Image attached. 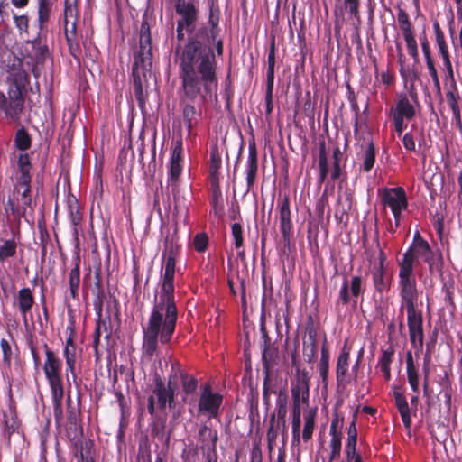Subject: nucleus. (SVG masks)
<instances>
[{"label": "nucleus", "mask_w": 462, "mask_h": 462, "mask_svg": "<svg viewBox=\"0 0 462 462\" xmlns=\"http://www.w3.org/2000/svg\"><path fill=\"white\" fill-rule=\"evenodd\" d=\"M204 29H189L177 23L174 51L183 97L208 100L218 88L215 49L207 42Z\"/></svg>", "instance_id": "1"}, {"label": "nucleus", "mask_w": 462, "mask_h": 462, "mask_svg": "<svg viewBox=\"0 0 462 462\" xmlns=\"http://www.w3.org/2000/svg\"><path fill=\"white\" fill-rule=\"evenodd\" d=\"M180 255V245L174 240H166L162 252L163 273L159 298L154 303L146 324L142 325V350L145 357L152 359L158 349V342L168 344L175 332L178 309L174 297L176 262Z\"/></svg>", "instance_id": "2"}, {"label": "nucleus", "mask_w": 462, "mask_h": 462, "mask_svg": "<svg viewBox=\"0 0 462 462\" xmlns=\"http://www.w3.org/2000/svg\"><path fill=\"white\" fill-rule=\"evenodd\" d=\"M418 264L423 261L428 264L430 273L442 274L444 259L440 251L434 252L428 241L419 232L413 236L412 243L405 251Z\"/></svg>", "instance_id": "3"}, {"label": "nucleus", "mask_w": 462, "mask_h": 462, "mask_svg": "<svg viewBox=\"0 0 462 462\" xmlns=\"http://www.w3.org/2000/svg\"><path fill=\"white\" fill-rule=\"evenodd\" d=\"M152 58L145 59L144 56L134 54V64L132 68L133 88L138 106L141 110L145 109L147 94L144 92V86L147 84V73L152 68Z\"/></svg>", "instance_id": "4"}, {"label": "nucleus", "mask_w": 462, "mask_h": 462, "mask_svg": "<svg viewBox=\"0 0 462 462\" xmlns=\"http://www.w3.org/2000/svg\"><path fill=\"white\" fill-rule=\"evenodd\" d=\"M208 24L199 23V30L206 31V40L210 46L215 45L216 52L218 56H222L224 51V43L222 39L217 40L219 32L220 9L217 0H208Z\"/></svg>", "instance_id": "5"}, {"label": "nucleus", "mask_w": 462, "mask_h": 462, "mask_svg": "<svg viewBox=\"0 0 462 462\" xmlns=\"http://www.w3.org/2000/svg\"><path fill=\"white\" fill-rule=\"evenodd\" d=\"M183 171V146L180 138L175 141L169 162L167 186L175 199L180 194V176Z\"/></svg>", "instance_id": "6"}, {"label": "nucleus", "mask_w": 462, "mask_h": 462, "mask_svg": "<svg viewBox=\"0 0 462 462\" xmlns=\"http://www.w3.org/2000/svg\"><path fill=\"white\" fill-rule=\"evenodd\" d=\"M382 204L389 207L393 217L395 227L401 223L402 211L408 208V199L402 187L385 188L382 193Z\"/></svg>", "instance_id": "7"}, {"label": "nucleus", "mask_w": 462, "mask_h": 462, "mask_svg": "<svg viewBox=\"0 0 462 462\" xmlns=\"http://www.w3.org/2000/svg\"><path fill=\"white\" fill-rule=\"evenodd\" d=\"M399 290H400V297H401V314H400V323H399V330L402 333L404 328L403 324V312L402 310L405 309L406 312L419 310L417 309V300L419 297V292L417 289V282L416 279L410 280H399Z\"/></svg>", "instance_id": "8"}, {"label": "nucleus", "mask_w": 462, "mask_h": 462, "mask_svg": "<svg viewBox=\"0 0 462 462\" xmlns=\"http://www.w3.org/2000/svg\"><path fill=\"white\" fill-rule=\"evenodd\" d=\"M365 291V279L358 274L351 277L350 280L345 279L339 290L337 305L346 306L351 301L356 305L357 300Z\"/></svg>", "instance_id": "9"}, {"label": "nucleus", "mask_w": 462, "mask_h": 462, "mask_svg": "<svg viewBox=\"0 0 462 462\" xmlns=\"http://www.w3.org/2000/svg\"><path fill=\"white\" fill-rule=\"evenodd\" d=\"M217 92L216 94H213L209 99L208 100H200L199 98H197L195 100H189L184 98L183 93L181 91V85L179 88V95H180V104L182 105V117L184 125L187 127L188 130V135L189 136H195L196 134L194 133L195 127L198 125L199 119L201 117V110L197 109L194 106V103L198 102L199 104H206L212 100V97H217Z\"/></svg>", "instance_id": "10"}, {"label": "nucleus", "mask_w": 462, "mask_h": 462, "mask_svg": "<svg viewBox=\"0 0 462 462\" xmlns=\"http://www.w3.org/2000/svg\"><path fill=\"white\" fill-rule=\"evenodd\" d=\"M222 402V395L213 393L210 385L206 384L199 396V412L207 415L209 419H215L219 415Z\"/></svg>", "instance_id": "11"}, {"label": "nucleus", "mask_w": 462, "mask_h": 462, "mask_svg": "<svg viewBox=\"0 0 462 462\" xmlns=\"http://www.w3.org/2000/svg\"><path fill=\"white\" fill-rule=\"evenodd\" d=\"M407 326L411 346L421 351L424 344L423 314L421 310L407 312Z\"/></svg>", "instance_id": "12"}, {"label": "nucleus", "mask_w": 462, "mask_h": 462, "mask_svg": "<svg viewBox=\"0 0 462 462\" xmlns=\"http://www.w3.org/2000/svg\"><path fill=\"white\" fill-rule=\"evenodd\" d=\"M277 208L279 211V226L282 236L284 246L290 245L291 233L292 229L291 214L290 208L289 195L280 196L277 200Z\"/></svg>", "instance_id": "13"}, {"label": "nucleus", "mask_w": 462, "mask_h": 462, "mask_svg": "<svg viewBox=\"0 0 462 462\" xmlns=\"http://www.w3.org/2000/svg\"><path fill=\"white\" fill-rule=\"evenodd\" d=\"M310 382L309 373L303 369H298L295 373V378L291 381V397L293 402H301L308 405L310 397Z\"/></svg>", "instance_id": "14"}, {"label": "nucleus", "mask_w": 462, "mask_h": 462, "mask_svg": "<svg viewBox=\"0 0 462 462\" xmlns=\"http://www.w3.org/2000/svg\"><path fill=\"white\" fill-rule=\"evenodd\" d=\"M176 14L180 16L177 23L183 24L185 27L189 29H198L199 23H198L199 9L194 3L188 1L175 5Z\"/></svg>", "instance_id": "15"}, {"label": "nucleus", "mask_w": 462, "mask_h": 462, "mask_svg": "<svg viewBox=\"0 0 462 462\" xmlns=\"http://www.w3.org/2000/svg\"><path fill=\"white\" fill-rule=\"evenodd\" d=\"M258 172V152L254 140L249 142L248 158L245 165L246 192L253 190Z\"/></svg>", "instance_id": "16"}, {"label": "nucleus", "mask_w": 462, "mask_h": 462, "mask_svg": "<svg viewBox=\"0 0 462 462\" xmlns=\"http://www.w3.org/2000/svg\"><path fill=\"white\" fill-rule=\"evenodd\" d=\"M350 359V346L344 345L337 358L336 365V380L338 387H345L349 383L347 377Z\"/></svg>", "instance_id": "17"}, {"label": "nucleus", "mask_w": 462, "mask_h": 462, "mask_svg": "<svg viewBox=\"0 0 462 462\" xmlns=\"http://www.w3.org/2000/svg\"><path fill=\"white\" fill-rule=\"evenodd\" d=\"M152 36H151V24L148 20V16L145 14L143 16L142 23L140 27V41L139 50L134 52L135 55L144 56L145 59L152 58Z\"/></svg>", "instance_id": "18"}, {"label": "nucleus", "mask_w": 462, "mask_h": 462, "mask_svg": "<svg viewBox=\"0 0 462 462\" xmlns=\"http://www.w3.org/2000/svg\"><path fill=\"white\" fill-rule=\"evenodd\" d=\"M416 116V108L406 95L402 96L389 110V116L410 121Z\"/></svg>", "instance_id": "19"}, {"label": "nucleus", "mask_w": 462, "mask_h": 462, "mask_svg": "<svg viewBox=\"0 0 462 462\" xmlns=\"http://www.w3.org/2000/svg\"><path fill=\"white\" fill-rule=\"evenodd\" d=\"M393 396L394 398L395 406L401 415L402 421L406 429L411 427V408L408 404L406 397L402 392V387L393 385Z\"/></svg>", "instance_id": "20"}, {"label": "nucleus", "mask_w": 462, "mask_h": 462, "mask_svg": "<svg viewBox=\"0 0 462 462\" xmlns=\"http://www.w3.org/2000/svg\"><path fill=\"white\" fill-rule=\"evenodd\" d=\"M9 100L6 102H1L4 106L6 116L11 118L14 122H19L21 114L24 108V95H16L12 92H8Z\"/></svg>", "instance_id": "21"}, {"label": "nucleus", "mask_w": 462, "mask_h": 462, "mask_svg": "<svg viewBox=\"0 0 462 462\" xmlns=\"http://www.w3.org/2000/svg\"><path fill=\"white\" fill-rule=\"evenodd\" d=\"M154 398H157L158 407L160 410H164L166 404L171 407L174 403V396L171 397V393L166 390V384L160 374H155L153 377V390Z\"/></svg>", "instance_id": "22"}, {"label": "nucleus", "mask_w": 462, "mask_h": 462, "mask_svg": "<svg viewBox=\"0 0 462 462\" xmlns=\"http://www.w3.org/2000/svg\"><path fill=\"white\" fill-rule=\"evenodd\" d=\"M45 351V361L43 364V372L45 378L61 374L62 361L57 355L49 347L48 344L43 345Z\"/></svg>", "instance_id": "23"}, {"label": "nucleus", "mask_w": 462, "mask_h": 462, "mask_svg": "<svg viewBox=\"0 0 462 462\" xmlns=\"http://www.w3.org/2000/svg\"><path fill=\"white\" fill-rule=\"evenodd\" d=\"M263 403L266 406H269L271 402V394L278 393L279 390L282 386H279V383H282V379L278 376H273L267 365H265V371H263Z\"/></svg>", "instance_id": "24"}, {"label": "nucleus", "mask_w": 462, "mask_h": 462, "mask_svg": "<svg viewBox=\"0 0 462 462\" xmlns=\"http://www.w3.org/2000/svg\"><path fill=\"white\" fill-rule=\"evenodd\" d=\"M8 92H12L13 94L19 96H25L26 87L29 83V76L24 70H15L12 72L8 77Z\"/></svg>", "instance_id": "25"}, {"label": "nucleus", "mask_w": 462, "mask_h": 462, "mask_svg": "<svg viewBox=\"0 0 462 462\" xmlns=\"http://www.w3.org/2000/svg\"><path fill=\"white\" fill-rule=\"evenodd\" d=\"M17 167L19 175L16 177V184H28L32 182V163L28 153H21L18 156Z\"/></svg>", "instance_id": "26"}, {"label": "nucleus", "mask_w": 462, "mask_h": 462, "mask_svg": "<svg viewBox=\"0 0 462 462\" xmlns=\"http://www.w3.org/2000/svg\"><path fill=\"white\" fill-rule=\"evenodd\" d=\"M199 434L201 438H205L208 435L210 438L211 443L208 447V451L206 453V462H217V443L218 441V434L217 430H212L207 426H202Z\"/></svg>", "instance_id": "27"}, {"label": "nucleus", "mask_w": 462, "mask_h": 462, "mask_svg": "<svg viewBox=\"0 0 462 462\" xmlns=\"http://www.w3.org/2000/svg\"><path fill=\"white\" fill-rule=\"evenodd\" d=\"M287 407H275L273 413L271 414L269 420V427L267 430V440L269 448H272L277 439V430L274 429L276 420H282L286 419Z\"/></svg>", "instance_id": "28"}, {"label": "nucleus", "mask_w": 462, "mask_h": 462, "mask_svg": "<svg viewBox=\"0 0 462 462\" xmlns=\"http://www.w3.org/2000/svg\"><path fill=\"white\" fill-rule=\"evenodd\" d=\"M418 263L412 260V257L410 256V254H406L405 252L402 254V257L398 261L399 266V280H410L416 279L414 274V267H416Z\"/></svg>", "instance_id": "29"}, {"label": "nucleus", "mask_w": 462, "mask_h": 462, "mask_svg": "<svg viewBox=\"0 0 462 462\" xmlns=\"http://www.w3.org/2000/svg\"><path fill=\"white\" fill-rule=\"evenodd\" d=\"M18 309L21 315L26 320V315L31 311L34 304V297L30 288L19 290L17 294Z\"/></svg>", "instance_id": "30"}, {"label": "nucleus", "mask_w": 462, "mask_h": 462, "mask_svg": "<svg viewBox=\"0 0 462 462\" xmlns=\"http://www.w3.org/2000/svg\"><path fill=\"white\" fill-rule=\"evenodd\" d=\"M406 373L407 380L411 386V389L414 393L419 392V371L415 365L414 359L411 351L406 353Z\"/></svg>", "instance_id": "31"}, {"label": "nucleus", "mask_w": 462, "mask_h": 462, "mask_svg": "<svg viewBox=\"0 0 462 462\" xmlns=\"http://www.w3.org/2000/svg\"><path fill=\"white\" fill-rule=\"evenodd\" d=\"M18 249V242L15 235L10 239H1L0 244V263H5L7 260L16 256Z\"/></svg>", "instance_id": "32"}, {"label": "nucleus", "mask_w": 462, "mask_h": 462, "mask_svg": "<svg viewBox=\"0 0 462 462\" xmlns=\"http://www.w3.org/2000/svg\"><path fill=\"white\" fill-rule=\"evenodd\" d=\"M53 3L51 0H40L38 2V28L40 31L46 30L52 12Z\"/></svg>", "instance_id": "33"}, {"label": "nucleus", "mask_w": 462, "mask_h": 462, "mask_svg": "<svg viewBox=\"0 0 462 462\" xmlns=\"http://www.w3.org/2000/svg\"><path fill=\"white\" fill-rule=\"evenodd\" d=\"M63 357L66 362V372L67 374H70L72 377V382L75 383L76 387H79V383L80 380H78L77 373H76V363H77V348H63Z\"/></svg>", "instance_id": "34"}, {"label": "nucleus", "mask_w": 462, "mask_h": 462, "mask_svg": "<svg viewBox=\"0 0 462 462\" xmlns=\"http://www.w3.org/2000/svg\"><path fill=\"white\" fill-rule=\"evenodd\" d=\"M80 259L79 256L75 259V265L69 273V294L73 300L79 298V290L80 284Z\"/></svg>", "instance_id": "35"}, {"label": "nucleus", "mask_w": 462, "mask_h": 462, "mask_svg": "<svg viewBox=\"0 0 462 462\" xmlns=\"http://www.w3.org/2000/svg\"><path fill=\"white\" fill-rule=\"evenodd\" d=\"M374 291L380 294L388 290L390 282L386 278V269L374 267L371 271Z\"/></svg>", "instance_id": "36"}, {"label": "nucleus", "mask_w": 462, "mask_h": 462, "mask_svg": "<svg viewBox=\"0 0 462 462\" xmlns=\"http://www.w3.org/2000/svg\"><path fill=\"white\" fill-rule=\"evenodd\" d=\"M268 68L266 79V91L265 95H273L274 84V66H275V42L273 40L269 52H268Z\"/></svg>", "instance_id": "37"}, {"label": "nucleus", "mask_w": 462, "mask_h": 462, "mask_svg": "<svg viewBox=\"0 0 462 462\" xmlns=\"http://www.w3.org/2000/svg\"><path fill=\"white\" fill-rule=\"evenodd\" d=\"M317 409L311 408L303 414L302 440L308 442L311 439L315 429Z\"/></svg>", "instance_id": "38"}, {"label": "nucleus", "mask_w": 462, "mask_h": 462, "mask_svg": "<svg viewBox=\"0 0 462 462\" xmlns=\"http://www.w3.org/2000/svg\"><path fill=\"white\" fill-rule=\"evenodd\" d=\"M329 358V350L325 340L321 347V356L319 363V376L324 388H327L328 382Z\"/></svg>", "instance_id": "39"}, {"label": "nucleus", "mask_w": 462, "mask_h": 462, "mask_svg": "<svg viewBox=\"0 0 462 462\" xmlns=\"http://www.w3.org/2000/svg\"><path fill=\"white\" fill-rule=\"evenodd\" d=\"M376 151L374 143L370 141L363 154V163L360 166V171L368 173L372 171L375 163Z\"/></svg>", "instance_id": "40"}, {"label": "nucleus", "mask_w": 462, "mask_h": 462, "mask_svg": "<svg viewBox=\"0 0 462 462\" xmlns=\"http://www.w3.org/2000/svg\"><path fill=\"white\" fill-rule=\"evenodd\" d=\"M262 331L263 332V338L265 344L262 356L263 370L265 371V365H267L269 371H271L272 364L274 362V359L277 356V349L271 348L269 346V337L263 326H262Z\"/></svg>", "instance_id": "41"}, {"label": "nucleus", "mask_w": 462, "mask_h": 462, "mask_svg": "<svg viewBox=\"0 0 462 462\" xmlns=\"http://www.w3.org/2000/svg\"><path fill=\"white\" fill-rule=\"evenodd\" d=\"M97 282H95V289H94V294L95 298L93 300V307L95 310V312L97 317H101L102 311H103V304L104 300L106 298L105 291L103 289V286L101 284V281L99 279V274H96Z\"/></svg>", "instance_id": "42"}, {"label": "nucleus", "mask_w": 462, "mask_h": 462, "mask_svg": "<svg viewBox=\"0 0 462 462\" xmlns=\"http://www.w3.org/2000/svg\"><path fill=\"white\" fill-rule=\"evenodd\" d=\"M397 21L403 36L414 34V27L408 13L399 5L397 6Z\"/></svg>", "instance_id": "43"}, {"label": "nucleus", "mask_w": 462, "mask_h": 462, "mask_svg": "<svg viewBox=\"0 0 462 462\" xmlns=\"http://www.w3.org/2000/svg\"><path fill=\"white\" fill-rule=\"evenodd\" d=\"M14 142V146L20 151H27L32 146L31 135L23 126L16 131Z\"/></svg>", "instance_id": "44"}, {"label": "nucleus", "mask_w": 462, "mask_h": 462, "mask_svg": "<svg viewBox=\"0 0 462 462\" xmlns=\"http://www.w3.org/2000/svg\"><path fill=\"white\" fill-rule=\"evenodd\" d=\"M46 380L51 390V399L64 397V384L61 374L46 377Z\"/></svg>", "instance_id": "45"}, {"label": "nucleus", "mask_w": 462, "mask_h": 462, "mask_svg": "<svg viewBox=\"0 0 462 462\" xmlns=\"http://www.w3.org/2000/svg\"><path fill=\"white\" fill-rule=\"evenodd\" d=\"M319 182L323 183L328 175V157H327V153H326L325 142H322L319 145Z\"/></svg>", "instance_id": "46"}, {"label": "nucleus", "mask_w": 462, "mask_h": 462, "mask_svg": "<svg viewBox=\"0 0 462 462\" xmlns=\"http://www.w3.org/2000/svg\"><path fill=\"white\" fill-rule=\"evenodd\" d=\"M433 31L435 33L436 43L439 48V54L440 57L449 56V51L448 48V44L445 40V35L443 31L440 28V25L438 21L433 23Z\"/></svg>", "instance_id": "47"}, {"label": "nucleus", "mask_w": 462, "mask_h": 462, "mask_svg": "<svg viewBox=\"0 0 462 462\" xmlns=\"http://www.w3.org/2000/svg\"><path fill=\"white\" fill-rule=\"evenodd\" d=\"M19 187L23 188V192L21 193V197L19 199L20 206H21V213H19L20 217H24L28 208L32 206V189L31 183L28 184H16Z\"/></svg>", "instance_id": "48"}, {"label": "nucleus", "mask_w": 462, "mask_h": 462, "mask_svg": "<svg viewBox=\"0 0 462 462\" xmlns=\"http://www.w3.org/2000/svg\"><path fill=\"white\" fill-rule=\"evenodd\" d=\"M211 205L216 215H221L223 213L224 205L222 201V192L217 181L212 182Z\"/></svg>", "instance_id": "49"}, {"label": "nucleus", "mask_w": 462, "mask_h": 462, "mask_svg": "<svg viewBox=\"0 0 462 462\" xmlns=\"http://www.w3.org/2000/svg\"><path fill=\"white\" fill-rule=\"evenodd\" d=\"M221 163L219 149L217 143H215L210 147L209 171L212 176H215L221 168Z\"/></svg>", "instance_id": "50"}, {"label": "nucleus", "mask_w": 462, "mask_h": 462, "mask_svg": "<svg viewBox=\"0 0 462 462\" xmlns=\"http://www.w3.org/2000/svg\"><path fill=\"white\" fill-rule=\"evenodd\" d=\"M72 18H79L78 0H65L64 23L69 24Z\"/></svg>", "instance_id": "51"}, {"label": "nucleus", "mask_w": 462, "mask_h": 462, "mask_svg": "<svg viewBox=\"0 0 462 462\" xmlns=\"http://www.w3.org/2000/svg\"><path fill=\"white\" fill-rule=\"evenodd\" d=\"M330 443V454H329V460H335L340 457L341 453V447H342V434H329Z\"/></svg>", "instance_id": "52"}, {"label": "nucleus", "mask_w": 462, "mask_h": 462, "mask_svg": "<svg viewBox=\"0 0 462 462\" xmlns=\"http://www.w3.org/2000/svg\"><path fill=\"white\" fill-rule=\"evenodd\" d=\"M180 382L185 394L189 395L196 392L198 388V380L193 375L189 374H181Z\"/></svg>", "instance_id": "53"}, {"label": "nucleus", "mask_w": 462, "mask_h": 462, "mask_svg": "<svg viewBox=\"0 0 462 462\" xmlns=\"http://www.w3.org/2000/svg\"><path fill=\"white\" fill-rule=\"evenodd\" d=\"M5 430L8 436H11L19 427V420L14 413L4 414Z\"/></svg>", "instance_id": "54"}, {"label": "nucleus", "mask_w": 462, "mask_h": 462, "mask_svg": "<svg viewBox=\"0 0 462 462\" xmlns=\"http://www.w3.org/2000/svg\"><path fill=\"white\" fill-rule=\"evenodd\" d=\"M193 246L198 253H204L208 246V236L206 233L200 232L193 238Z\"/></svg>", "instance_id": "55"}, {"label": "nucleus", "mask_w": 462, "mask_h": 462, "mask_svg": "<svg viewBox=\"0 0 462 462\" xmlns=\"http://www.w3.org/2000/svg\"><path fill=\"white\" fill-rule=\"evenodd\" d=\"M231 234L234 239V245L236 250L241 249L244 245L243 228L241 224L234 223L231 226Z\"/></svg>", "instance_id": "56"}, {"label": "nucleus", "mask_w": 462, "mask_h": 462, "mask_svg": "<svg viewBox=\"0 0 462 462\" xmlns=\"http://www.w3.org/2000/svg\"><path fill=\"white\" fill-rule=\"evenodd\" d=\"M407 45L408 53L414 59L415 61L419 60L418 44L415 39V33L403 36Z\"/></svg>", "instance_id": "57"}, {"label": "nucleus", "mask_w": 462, "mask_h": 462, "mask_svg": "<svg viewBox=\"0 0 462 462\" xmlns=\"http://www.w3.org/2000/svg\"><path fill=\"white\" fill-rule=\"evenodd\" d=\"M394 356V349L393 346H389L382 351V356L379 358L378 365L380 369L391 367L393 358Z\"/></svg>", "instance_id": "58"}, {"label": "nucleus", "mask_w": 462, "mask_h": 462, "mask_svg": "<svg viewBox=\"0 0 462 462\" xmlns=\"http://www.w3.org/2000/svg\"><path fill=\"white\" fill-rule=\"evenodd\" d=\"M0 346L3 353V362L5 365L10 367L13 356L11 345L7 339L2 338L0 341Z\"/></svg>", "instance_id": "59"}, {"label": "nucleus", "mask_w": 462, "mask_h": 462, "mask_svg": "<svg viewBox=\"0 0 462 462\" xmlns=\"http://www.w3.org/2000/svg\"><path fill=\"white\" fill-rule=\"evenodd\" d=\"M50 436L48 426L45 427L39 434L40 438V448H41V458L43 462H47V441Z\"/></svg>", "instance_id": "60"}, {"label": "nucleus", "mask_w": 462, "mask_h": 462, "mask_svg": "<svg viewBox=\"0 0 462 462\" xmlns=\"http://www.w3.org/2000/svg\"><path fill=\"white\" fill-rule=\"evenodd\" d=\"M33 49L35 50V56L37 59L44 60L49 54V49L46 44L42 43L40 37H37L32 42Z\"/></svg>", "instance_id": "61"}, {"label": "nucleus", "mask_w": 462, "mask_h": 462, "mask_svg": "<svg viewBox=\"0 0 462 462\" xmlns=\"http://www.w3.org/2000/svg\"><path fill=\"white\" fill-rule=\"evenodd\" d=\"M66 42L69 47V53L71 56L79 60L80 55H81V48L79 42L77 40V38H66Z\"/></svg>", "instance_id": "62"}, {"label": "nucleus", "mask_w": 462, "mask_h": 462, "mask_svg": "<svg viewBox=\"0 0 462 462\" xmlns=\"http://www.w3.org/2000/svg\"><path fill=\"white\" fill-rule=\"evenodd\" d=\"M14 24L21 32L28 33L29 31V17L26 14L14 15Z\"/></svg>", "instance_id": "63"}, {"label": "nucleus", "mask_w": 462, "mask_h": 462, "mask_svg": "<svg viewBox=\"0 0 462 462\" xmlns=\"http://www.w3.org/2000/svg\"><path fill=\"white\" fill-rule=\"evenodd\" d=\"M402 144L406 151L416 152L415 135L412 132H407L402 136Z\"/></svg>", "instance_id": "64"}]
</instances>
